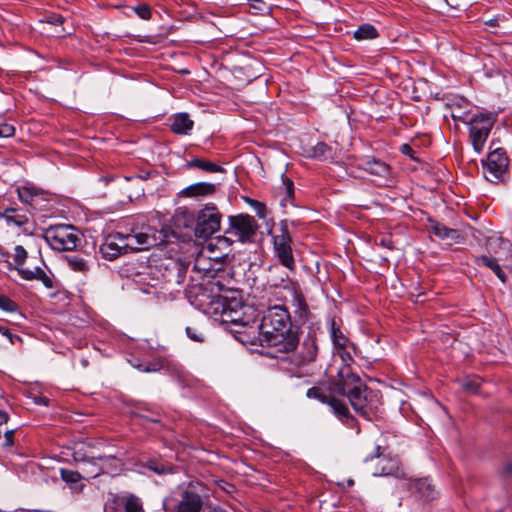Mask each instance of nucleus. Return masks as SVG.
Returning <instances> with one entry per match:
<instances>
[{
    "label": "nucleus",
    "instance_id": "obj_7",
    "mask_svg": "<svg viewBox=\"0 0 512 512\" xmlns=\"http://www.w3.org/2000/svg\"><path fill=\"white\" fill-rule=\"evenodd\" d=\"M44 239L54 250L71 251L79 246L82 235L72 225H55L45 230Z\"/></svg>",
    "mask_w": 512,
    "mask_h": 512
},
{
    "label": "nucleus",
    "instance_id": "obj_20",
    "mask_svg": "<svg viewBox=\"0 0 512 512\" xmlns=\"http://www.w3.org/2000/svg\"><path fill=\"white\" fill-rule=\"evenodd\" d=\"M267 286L270 288H282L288 292H292L300 285L293 281L287 272L281 270L277 265L271 266L267 278Z\"/></svg>",
    "mask_w": 512,
    "mask_h": 512
},
{
    "label": "nucleus",
    "instance_id": "obj_14",
    "mask_svg": "<svg viewBox=\"0 0 512 512\" xmlns=\"http://www.w3.org/2000/svg\"><path fill=\"white\" fill-rule=\"evenodd\" d=\"M188 267L189 263L175 257H165L157 265L163 280L175 284H182L184 282Z\"/></svg>",
    "mask_w": 512,
    "mask_h": 512
},
{
    "label": "nucleus",
    "instance_id": "obj_31",
    "mask_svg": "<svg viewBox=\"0 0 512 512\" xmlns=\"http://www.w3.org/2000/svg\"><path fill=\"white\" fill-rule=\"evenodd\" d=\"M331 339L335 347L345 349L348 343V338L343 334L340 327L337 326L335 320L331 322Z\"/></svg>",
    "mask_w": 512,
    "mask_h": 512
},
{
    "label": "nucleus",
    "instance_id": "obj_8",
    "mask_svg": "<svg viewBox=\"0 0 512 512\" xmlns=\"http://www.w3.org/2000/svg\"><path fill=\"white\" fill-rule=\"evenodd\" d=\"M494 141L490 144V151L486 158L481 160L483 175L491 183H500L508 175L509 158L503 148L492 149Z\"/></svg>",
    "mask_w": 512,
    "mask_h": 512
},
{
    "label": "nucleus",
    "instance_id": "obj_50",
    "mask_svg": "<svg viewBox=\"0 0 512 512\" xmlns=\"http://www.w3.org/2000/svg\"><path fill=\"white\" fill-rule=\"evenodd\" d=\"M142 417L151 422H154V423L160 422V413L159 412H153L152 416L143 415Z\"/></svg>",
    "mask_w": 512,
    "mask_h": 512
},
{
    "label": "nucleus",
    "instance_id": "obj_10",
    "mask_svg": "<svg viewBox=\"0 0 512 512\" xmlns=\"http://www.w3.org/2000/svg\"><path fill=\"white\" fill-rule=\"evenodd\" d=\"M321 334V327L319 323H311L307 326V333L303 337L302 342L297 344L293 350L292 362L298 366L303 367L314 362L318 355V336Z\"/></svg>",
    "mask_w": 512,
    "mask_h": 512
},
{
    "label": "nucleus",
    "instance_id": "obj_33",
    "mask_svg": "<svg viewBox=\"0 0 512 512\" xmlns=\"http://www.w3.org/2000/svg\"><path fill=\"white\" fill-rule=\"evenodd\" d=\"M18 197L22 203L33 205L39 197V193L36 188L22 187L18 189Z\"/></svg>",
    "mask_w": 512,
    "mask_h": 512
},
{
    "label": "nucleus",
    "instance_id": "obj_44",
    "mask_svg": "<svg viewBox=\"0 0 512 512\" xmlns=\"http://www.w3.org/2000/svg\"><path fill=\"white\" fill-rule=\"evenodd\" d=\"M14 434L15 431L13 429L4 433V447H11L14 444Z\"/></svg>",
    "mask_w": 512,
    "mask_h": 512
},
{
    "label": "nucleus",
    "instance_id": "obj_1",
    "mask_svg": "<svg viewBox=\"0 0 512 512\" xmlns=\"http://www.w3.org/2000/svg\"><path fill=\"white\" fill-rule=\"evenodd\" d=\"M234 284L231 268L217 259L212 260L201 255L195 260L186 296L190 303L200 310L198 299L207 297V304L211 306L216 300L226 299L227 297L221 294L233 291Z\"/></svg>",
    "mask_w": 512,
    "mask_h": 512
},
{
    "label": "nucleus",
    "instance_id": "obj_3",
    "mask_svg": "<svg viewBox=\"0 0 512 512\" xmlns=\"http://www.w3.org/2000/svg\"><path fill=\"white\" fill-rule=\"evenodd\" d=\"M333 391L346 395L353 409L367 419L377 410L376 393L368 389L363 380L347 365L338 370Z\"/></svg>",
    "mask_w": 512,
    "mask_h": 512
},
{
    "label": "nucleus",
    "instance_id": "obj_41",
    "mask_svg": "<svg viewBox=\"0 0 512 512\" xmlns=\"http://www.w3.org/2000/svg\"><path fill=\"white\" fill-rule=\"evenodd\" d=\"M14 134H15L14 126L7 124V123L0 124V137L8 138V137H12Z\"/></svg>",
    "mask_w": 512,
    "mask_h": 512
},
{
    "label": "nucleus",
    "instance_id": "obj_46",
    "mask_svg": "<svg viewBox=\"0 0 512 512\" xmlns=\"http://www.w3.org/2000/svg\"><path fill=\"white\" fill-rule=\"evenodd\" d=\"M341 422L344 423L349 428H357V421L350 412L347 414V417H344L341 420Z\"/></svg>",
    "mask_w": 512,
    "mask_h": 512
},
{
    "label": "nucleus",
    "instance_id": "obj_35",
    "mask_svg": "<svg viewBox=\"0 0 512 512\" xmlns=\"http://www.w3.org/2000/svg\"><path fill=\"white\" fill-rule=\"evenodd\" d=\"M328 151H330V147L326 143L318 142L312 148V152H311L310 156L314 157V158L322 159V158L326 157V154H327Z\"/></svg>",
    "mask_w": 512,
    "mask_h": 512
},
{
    "label": "nucleus",
    "instance_id": "obj_43",
    "mask_svg": "<svg viewBox=\"0 0 512 512\" xmlns=\"http://www.w3.org/2000/svg\"><path fill=\"white\" fill-rule=\"evenodd\" d=\"M463 388L466 391L477 393L479 390V383L477 381L467 380L463 383Z\"/></svg>",
    "mask_w": 512,
    "mask_h": 512
},
{
    "label": "nucleus",
    "instance_id": "obj_24",
    "mask_svg": "<svg viewBox=\"0 0 512 512\" xmlns=\"http://www.w3.org/2000/svg\"><path fill=\"white\" fill-rule=\"evenodd\" d=\"M409 490L417 497L426 501L435 498L436 492L431 482L425 479H417L409 483Z\"/></svg>",
    "mask_w": 512,
    "mask_h": 512
},
{
    "label": "nucleus",
    "instance_id": "obj_5",
    "mask_svg": "<svg viewBox=\"0 0 512 512\" xmlns=\"http://www.w3.org/2000/svg\"><path fill=\"white\" fill-rule=\"evenodd\" d=\"M206 300H208L207 297L197 300L200 305V310L203 313L220 321L222 324H231L241 328L247 326L248 321L244 319L242 312L244 306L240 300L234 297L231 299L216 300L211 306H208Z\"/></svg>",
    "mask_w": 512,
    "mask_h": 512
},
{
    "label": "nucleus",
    "instance_id": "obj_19",
    "mask_svg": "<svg viewBox=\"0 0 512 512\" xmlns=\"http://www.w3.org/2000/svg\"><path fill=\"white\" fill-rule=\"evenodd\" d=\"M290 294L292 296L291 304L293 307V312L297 321L301 322L302 324L309 323V325H311V323H315L313 321L314 316L309 309L300 286L290 292Z\"/></svg>",
    "mask_w": 512,
    "mask_h": 512
},
{
    "label": "nucleus",
    "instance_id": "obj_48",
    "mask_svg": "<svg viewBox=\"0 0 512 512\" xmlns=\"http://www.w3.org/2000/svg\"><path fill=\"white\" fill-rule=\"evenodd\" d=\"M339 353H340V356H341V358H342L343 362L345 363L343 366L347 365L348 367H350V366L347 364V362H348V361H352V357H351V355H350L348 352H346V351H345V349H340V352H339Z\"/></svg>",
    "mask_w": 512,
    "mask_h": 512
},
{
    "label": "nucleus",
    "instance_id": "obj_42",
    "mask_svg": "<svg viewBox=\"0 0 512 512\" xmlns=\"http://www.w3.org/2000/svg\"><path fill=\"white\" fill-rule=\"evenodd\" d=\"M375 244L385 247L387 249H393V247H394L392 238L389 235H384V236H381L380 238H376Z\"/></svg>",
    "mask_w": 512,
    "mask_h": 512
},
{
    "label": "nucleus",
    "instance_id": "obj_32",
    "mask_svg": "<svg viewBox=\"0 0 512 512\" xmlns=\"http://www.w3.org/2000/svg\"><path fill=\"white\" fill-rule=\"evenodd\" d=\"M327 405L332 409L333 413L337 416V418L341 421L344 417H347L349 413V409L346 404L332 395Z\"/></svg>",
    "mask_w": 512,
    "mask_h": 512
},
{
    "label": "nucleus",
    "instance_id": "obj_18",
    "mask_svg": "<svg viewBox=\"0 0 512 512\" xmlns=\"http://www.w3.org/2000/svg\"><path fill=\"white\" fill-rule=\"evenodd\" d=\"M0 219L4 220L8 227H18L24 233H31L30 218L28 213L19 208H5L0 210Z\"/></svg>",
    "mask_w": 512,
    "mask_h": 512
},
{
    "label": "nucleus",
    "instance_id": "obj_58",
    "mask_svg": "<svg viewBox=\"0 0 512 512\" xmlns=\"http://www.w3.org/2000/svg\"><path fill=\"white\" fill-rule=\"evenodd\" d=\"M101 472H102L101 468H98L97 470L93 471V477H96V476L100 475Z\"/></svg>",
    "mask_w": 512,
    "mask_h": 512
},
{
    "label": "nucleus",
    "instance_id": "obj_22",
    "mask_svg": "<svg viewBox=\"0 0 512 512\" xmlns=\"http://www.w3.org/2000/svg\"><path fill=\"white\" fill-rule=\"evenodd\" d=\"M360 167L371 175H375L384 180H387L391 175L390 166L374 157L363 158Z\"/></svg>",
    "mask_w": 512,
    "mask_h": 512
},
{
    "label": "nucleus",
    "instance_id": "obj_13",
    "mask_svg": "<svg viewBox=\"0 0 512 512\" xmlns=\"http://www.w3.org/2000/svg\"><path fill=\"white\" fill-rule=\"evenodd\" d=\"M204 506V485L200 482H190L180 492L176 505L177 512H201Z\"/></svg>",
    "mask_w": 512,
    "mask_h": 512
},
{
    "label": "nucleus",
    "instance_id": "obj_12",
    "mask_svg": "<svg viewBox=\"0 0 512 512\" xmlns=\"http://www.w3.org/2000/svg\"><path fill=\"white\" fill-rule=\"evenodd\" d=\"M291 244L292 238L287 225L282 223L279 233L273 236L274 253L281 265L294 272L296 264Z\"/></svg>",
    "mask_w": 512,
    "mask_h": 512
},
{
    "label": "nucleus",
    "instance_id": "obj_34",
    "mask_svg": "<svg viewBox=\"0 0 512 512\" xmlns=\"http://www.w3.org/2000/svg\"><path fill=\"white\" fill-rule=\"evenodd\" d=\"M377 36V30L371 24H363L354 32V38L357 40L374 39Z\"/></svg>",
    "mask_w": 512,
    "mask_h": 512
},
{
    "label": "nucleus",
    "instance_id": "obj_60",
    "mask_svg": "<svg viewBox=\"0 0 512 512\" xmlns=\"http://www.w3.org/2000/svg\"><path fill=\"white\" fill-rule=\"evenodd\" d=\"M230 331H231L232 333L243 334V332H242V331H240V330H234V329H231Z\"/></svg>",
    "mask_w": 512,
    "mask_h": 512
},
{
    "label": "nucleus",
    "instance_id": "obj_26",
    "mask_svg": "<svg viewBox=\"0 0 512 512\" xmlns=\"http://www.w3.org/2000/svg\"><path fill=\"white\" fill-rule=\"evenodd\" d=\"M194 122L187 113H178L173 117L171 131L178 135H187L193 129Z\"/></svg>",
    "mask_w": 512,
    "mask_h": 512
},
{
    "label": "nucleus",
    "instance_id": "obj_11",
    "mask_svg": "<svg viewBox=\"0 0 512 512\" xmlns=\"http://www.w3.org/2000/svg\"><path fill=\"white\" fill-rule=\"evenodd\" d=\"M14 257L13 260L16 264L15 267L12 266L11 263H9L8 268L10 270L15 269L20 277L27 281H33L38 280L43 283V285L48 288L52 289L54 288V282L51 277H49L45 271L41 267H35L33 270L26 269L23 267L25 261L27 260L28 253L25 250V248L21 245H17L14 248Z\"/></svg>",
    "mask_w": 512,
    "mask_h": 512
},
{
    "label": "nucleus",
    "instance_id": "obj_9",
    "mask_svg": "<svg viewBox=\"0 0 512 512\" xmlns=\"http://www.w3.org/2000/svg\"><path fill=\"white\" fill-rule=\"evenodd\" d=\"M259 225L256 219L248 214L231 215L228 217V227L224 237L225 240L237 241L241 243L252 242Z\"/></svg>",
    "mask_w": 512,
    "mask_h": 512
},
{
    "label": "nucleus",
    "instance_id": "obj_6",
    "mask_svg": "<svg viewBox=\"0 0 512 512\" xmlns=\"http://www.w3.org/2000/svg\"><path fill=\"white\" fill-rule=\"evenodd\" d=\"M453 118L468 126L469 140L473 150L477 154H481L491 130L497 121V114L487 112L471 115L465 112L463 115L453 116Z\"/></svg>",
    "mask_w": 512,
    "mask_h": 512
},
{
    "label": "nucleus",
    "instance_id": "obj_51",
    "mask_svg": "<svg viewBox=\"0 0 512 512\" xmlns=\"http://www.w3.org/2000/svg\"><path fill=\"white\" fill-rule=\"evenodd\" d=\"M503 472L507 477H512V462H509L504 466Z\"/></svg>",
    "mask_w": 512,
    "mask_h": 512
},
{
    "label": "nucleus",
    "instance_id": "obj_40",
    "mask_svg": "<svg viewBox=\"0 0 512 512\" xmlns=\"http://www.w3.org/2000/svg\"><path fill=\"white\" fill-rule=\"evenodd\" d=\"M134 10L141 19L148 20L151 18V10L147 5H139Z\"/></svg>",
    "mask_w": 512,
    "mask_h": 512
},
{
    "label": "nucleus",
    "instance_id": "obj_57",
    "mask_svg": "<svg viewBox=\"0 0 512 512\" xmlns=\"http://www.w3.org/2000/svg\"><path fill=\"white\" fill-rule=\"evenodd\" d=\"M96 459L102 461V460L114 459V456H98Z\"/></svg>",
    "mask_w": 512,
    "mask_h": 512
},
{
    "label": "nucleus",
    "instance_id": "obj_2",
    "mask_svg": "<svg viewBox=\"0 0 512 512\" xmlns=\"http://www.w3.org/2000/svg\"><path fill=\"white\" fill-rule=\"evenodd\" d=\"M261 345L278 347L282 353L293 352L298 344L297 332L292 330V320L283 305L269 307L259 325Z\"/></svg>",
    "mask_w": 512,
    "mask_h": 512
},
{
    "label": "nucleus",
    "instance_id": "obj_56",
    "mask_svg": "<svg viewBox=\"0 0 512 512\" xmlns=\"http://www.w3.org/2000/svg\"><path fill=\"white\" fill-rule=\"evenodd\" d=\"M446 2L453 7L459 6V0H446Z\"/></svg>",
    "mask_w": 512,
    "mask_h": 512
},
{
    "label": "nucleus",
    "instance_id": "obj_38",
    "mask_svg": "<svg viewBox=\"0 0 512 512\" xmlns=\"http://www.w3.org/2000/svg\"><path fill=\"white\" fill-rule=\"evenodd\" d=\"M162 364L160 362L156 363H142L137 365V368L142 372H156L162 368Z\"/></svg>",
    "mask_w": 512,
    "mask_h": 512
},
{
    "label": "nucleus",
    "instance_id": "obj_27",
    "mask_svg": "<svg viewBox=\"0 0 512 512\" xmlns=\"http://www.w3.org/2000/svg\"><path fill=\"white\" fill-rule=\"evenodd\" d=\"M334 380L328 386H314L307 390L306 396L309 399H316L321 403L327 404L336 391H333Z\"/></svg>",
    "mask_w": 512,
    "mask_h": 512
},
{
    "label": "nucleus",
    "instance_id": "obj_55",
    "mask_svg": "<svg viewBox=\"0 0 512 512\" xmlns=\"http://www.w3.org/2000/svg\"><path fill=\"white\" fill-rule=\"evenodd\" d=\"M10 329L8 327L0 325V334L6 336L9 334Z\"/></svg>",
    "mask_w": 512,
    "mask_h": 512
},
{
    "label": "nucleus",
    "instance_id": "obj_47",
    "mask_svg": "<svg viewBox=\"0 0 512 512\" xmlns=\"http://www.w3.org/2000/svg\"><path fill=\"white\" fill-rule=\"evenodd\" d=\"M400 151L404 154L409 156L411 159H416L414 156L415 151L412 149V147L408 144H403L400 148Z\"/></svg>",
    "mask_w": 512,
    "mask_h": 512
},
{
    "label": "nucleus",
    "instance_id": "obj_37",
    "mask_svg": "<svg viewBox=\"0 0 512 512\" xmlns=\"http://www.w3.org/2000/svg\"><path fill=\"white\" fill-rule=\"evenodd\" d=\"M186 335L195 342H204L205 337L202 331H200L197 327H186L185 329Z\"/></svg>",
    "mask_w": 512,
    "mask_h": 512
},
{
    "label": "nucleus",
    "instance_id": "obj_23",
    "mask_svg": "<svg viewBox=\"0 0 512 512\" xmlns=\"http://www.w3.org/2000/svg\"><path fill=\"white\" fill-rule=\"evenodd\" d=\"M217 185L207 182H198L184 188L180 195L190 198L206 197L215 194Z\"/></svg>",
    "mask_w": 512,
    "mask_h": 512
},
{
    "label": "nucleus",
    "instance_id": "obj_53",
    "mask_svg": "<svg viewBox=\"0 0 512 512\" xmlns=\"http://www.w3.org/2000/svg\"><path fill=\"white\" fill-rule=\"evenodd\" d=\"M148 467H149L151 470H153V471H155L156 473H158V474H161V473H163V471H164L163 469H159L157 466H155V463H154V462H149V463H148Z\"/></svg>",
    "mask_w": 512,
    "mask_h": 512
},
{
    "label": "nucleus",
    "instance_id": "obj_61",
    "mask_svg": "<svg viewBox=\"0 0 512 512\" xmlns=\"http://www.w3.org/2000/svg\"><path fill=\"white\" fill-rule=\"evenodd\" d=\"M41 402L44 403L45 405H47V402H46V399L45 398H42L41 399Z\"/></svg>",
    "mask_w": 512,
    "mask_h": 512
},
{
    "label": "nucleus",
    "instance_id": "obj_4",
    "mask_svg": "<svg viewBox=\"0 0 512 512\" xmlns=\"http://www.w3.org/2000/svg\"><path fill=\"white\" fill-rule=\"evenodd\" d=\"M222 214L214 203H207L196 213L182 210L176 214L180 226L190 228L198 239L207 240L221 228Z\"/></svg>",
    "mask_w": 512,
    "mask_h": 512
},
{
    "label": "nucleus",
    "instance_id": "obj_15",
    "mask_svg": "<svg viewBox=\"0 0 512 512\" xmlns=\"http://www.w3.org/2000/svg\"><path fill=\"white\" fill-rule=\"evenodd\" d=\"M124 241L128 251L146 250L156 246L159 242L151 227H144L139 231L132 229L130 232L124 233Z\"/></svg>",
    "mask_w": 512,
    "mask_h": 512
},
{
    "label": "nucleus",
    "instance_id": "obj_17",
    "mask_svg": "<svg viewBox=\"0 0 512 512\" xmlns=\"http://www.w3.org/2000/svg\"><path fill=\"white\" fill-rule=\"evenodd\" d=\"M99 252L106 260L112 261L128 252L124 241V232H114L105 237L99 247Z\"/></svg>",
    "mask_w": 512,
    "mask_h": 512
},
{
    "label": "nucleus",
    "instance_id": "obj_45",
    "mask_svg": "<svg viewBox=\"0 0 512 512\" xmlns=\"http://www.w3.org/2000/svg\"><path fill=\"white\" fill-rule=\"evenodd\" d=\"M248 2L258 12H263L266 9V4L263 0H248Z\"/></svg>",
    "mask_w": 512,
    "mask_h": 512
},
{
    "label": "nucleus",
    "instance_id": "obj_21",
    "mask_svg": "<svg viewBox=\"0 0 512 512\" xmlns=\"http://www.w3.org/2000/svg\"><path fill=\"white\" fill-rule=\"evenodd\" d=\"M108 509L113 512H143L140 499L134 495L114 497L109 503Z\"/></svg>",
    "mask_w": 512,
    "mask_h": 512
},
{
    "label": "nucleus",
    "instance_id": "obj_28",
    "mask_svg": "<svg viewBox=\"0 0 512 512\" xmlns=\"http://www.w3.org/2000/svg\"><path fill=\"white\" fill-rule=\"evenodd\" d=\"M87 257L88 255L75 253L64 256V260L66 261L68 267L74 272L86 274L90 270Z\"/></svg>",
    "mask_w": 512,
    "mask_h": 512
},
{
    "label": "nucleus",
    "instance_id": "obj_29",
    "mask_svg": "<svg viewBox=\"0 0 512 512\" xmlns=\"http://www.w3.org/2000/svg\"><path fill=\"white\" fill-rule=\"evenodd\" d=\"M476 264L491 269L502 283L506 282V275L495 258L483 255L476 258Z\"/></svg>",
    "mask_w": 512,
    "mask_h": 512
},
{
    "label": "nucleus",
    "instance_id": "obj_30",
    "mask_svg": "<svg viewBox=\"0 0 512 512\" xmlns=\"http://www.w3.org/2000/svg\"><path fill=\"white\" fill-rule=\"evenodd\" d=\"M189 167L198 168L205 172L216 173L223 171L222 167L216 163L210 162L205 159L195 158L188 163Z\"/></svg>",
    "mask_w": 512,
    "mask_h": 512
},
{
    "label": "nucleus",
    "instance_id": "obj_39",
    "mask_svg": "<svg viewBox=\"0 0 512 512\" xmlns=\"http://www.w3.org/2000/svg\"><path fill=\"white\" fill-rule=\"evenodd\" d=\"M283 181V189L285 191L286 197L288 199H292L294 197V184L293 181L289 178L282 177Z\"/></svg>",
    "mask_w": 512,
    "mask_h": 512
},
{
    "label": "nucleus",
    "instance_id": "obj_49",
    "mask_svg": "<svg viewBox=\"0 0 512 512\" xmlns=\"http://www.w3.org/2000/svg\"><path fill=\"white\" fill-rule=\"evenodd\" d=\"M8 340L11 344H15L16 342H22V339L20 336L13 334L11 330L9 331V334L7 335Z\"/></svg>",
    "mask_w": 512,
    "mask_h": 512
},
{
    "label": "nucleus",
    "instance_id": "obj_25",
    "mask_svg": "<svg viewBox=\"0 0 512 512\" xmlns=\"http://www.w3.org/2000/svg\"><path fill=\"white\" fill-rule=\"evenodd\" d=\"M428 230L441 240L455 241L460 236L458 230L448 228L444 224L432 219H429Z\"/></svg>",
    "mask_w": 512,
    "mask_h": 512
},
{
    "label": "nucleus",
    "instance_id": "obj_16",
    "mask_svg": "<svg viewBox=\"0 0 512 512\" xmlns=\"http://www.w3.org/2000/svg\"><path fill=\"white\" fill-rule=\"evenodd\" d=\"M376 460V469L373 471V475L375 476H388L395 475L399 476L401 471L399 468V461L395 457L386 456L384 452L381 450V446H376L373 454L367 456L365 461H373Z\"/></svg>",
    "mask_w": 512,
    "mask_h": 512
},
{
    "label": "nucleus",
    "instance_id": "obj_52",
    "mask_svg": "<svg viewBox=\"0 0 512 512\" xmlns=\"http://www.w3.org/2000/svg\"><path fill=\"white\" fill-rule=\"evenodd\" d=\"M8 257H9V253L0 247V262L7 261Z\"/></svg>",
    "mask_w": 512,
    "mask_h": 512
},
{
    "label": "nucleus",
    "instance_id": "obj_54",
    "mask_svg": "<svg viewBox=\"0 0 512 512\" xmlns=\"http://www.w3.org/2000/svg\"><path fill=\"white\" fill-rule=\"evenodd\" d=\"M498 21H499L498 18H492V19L488 20L486 22V24L489 26L495 27V26H498Z\"/></svg>",
    "mask_w": 512,
    "mask_h": 512
},
{
    "label": "nucleus",
    "instance_id": "obj_36",
    "mask_svg": "<svg viewBox=\"0 0 512 512\" xmlns=\"http://www.w3.org/2000/svg\"><path fill=\"white\" fill-rule=\"evenodd\" d=\"M18 308L17 304L5 295H0V309L6 312H14Z\"/></svg>",
    "mask_w": 512,
    "mask_h": 512
},
{
    "label": "nucleus",
    "instance_id": "obj_59",
    "mask_svg": "<svg viewBox=\"0 0 512 512\" xmlns=\"http://www.w3.org/2000/svg\"><path fill=\"white\" fill-rule=\"evenodd\" d=\"M138 178H141V179H147L149 177V173L145 174L144 176L142 175H137Z\"/></svg>",
    "mask_w": 512,
    "mask_h": 512
}]
</instances>
